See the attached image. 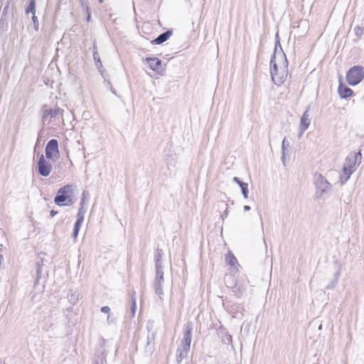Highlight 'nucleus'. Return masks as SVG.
Listing matches in <instances>:
<instances>
[{
    "mask_svg": "<svg viewBox=\"0 0 364 364\" xmlns=\"http://www.w3.org/2000/svg\"><path fill=\"white\" fill-rule=\"evenodd\" d=\"M270 74L274 83L281 85L288 75V61L285 53L281 49L277 52V46L270 60Z\"/></svg>",
    "mask_w": 364,
    "mask_h": 364,
    "instance_id": "f257e3e1",
    "label": "nucleus"
},
{
    "mask_svg": "<svg viewBox=\"0 0 364 364\" xmlns=\"http://www.w3.org/2000/svg\"><path fill=\"white\" fill-rule=\"evenodd\" d=\"M192 331L193 323L191 321H188L184 325L183 339L176 351V360L178 363H181V360L186 357L187 353L190 350V346L192 339Z\"/></svg>",
    "mask_w": 364,
    "mask_h": 364,
    "instance_id": "f03ea898",
    "label": "nucleus"
},
{
    "mask_svg": "<svg viewBox=\"0 0 364 364\" xmlns=\"http://www.w3.org/2000/svg\"><path fill=\"white\" fill-rule=\"evenodd\" d=\"M76 186L68 184L61 187L54 198V202L59 206L71 205L75 203L74 192Z\"/></svg>",
    "mask_w": 364,
    "mask_h": 364,
    "instance_id": "7ed1b4c3",
    "label": "nucleus"
},
{
    "mask_svg": "<svg viewBox=\"0 0 364 364\" xmlns=\"http://www.w3.org/2000/svg\"><path fill=\"white\" fill-rule=\"evenodd\" d=\"M364 78V68L361 65H355L350 68L346 74V80L352 86L360 83Z\"/></svg>",
    "mask_w": 364,
    "mask_h": 364,
    "instance_id": "20e7f679",
    "label": "nucleus"
},
{
    "mask_svg": "<svg viewBox=\"0 0 364 364\" xmlns=\"http://www.w3.org/2000/svg\"><path fill=\"white\" fill-rule=\"evenodd\" d=\"M362 154L360 151L350 154L346 159L343 171L353 173L361 162Z\"/></svg>",
    "mask_w": 364,
    "mask_h": 364,
    "instance_id": "39448f33",
    "label": "nucleus"
},
{
    "mask_svg": "<svg viewBox=\"0 0 364 364\" xmlns=\"http://www.w3.org/2000/svg\"><path fill=\"white\" fill-rule=\"evenodd\" d=\"M46 156L48 160L55 161L60 158L58 141L55 139L48 141L45 149Z\"/></svg>",
    "mask_w": 364,
    "mask_h": 364,
    "instance_id": "423d86ee",
    "label": "nucleus"
},
{
    "mask_svg": "<svg viewBox=\"0 0 364 364\" xmlns=\"http://www.w3.org/2000/svg\"><path fill=\"white\" fill-rule=\"evenodd\" d=\"M314 184L317 189V193L320 197L323 193L328 192L331 188V184L320 173L315 174Z\"/></svg>",
    "mask_w": 364,
    "mask_h": 364,
    "instance_id": "0eeeda50",
    "label": "nucleus"
},
{
    "mask_svg": "<svg viewBox=\"0 0 364 364\" xmlns=\"http://www.w3.org/2000/svg\"><path fill=\"white\" fill-rule=\"evenodd\" d=\"M38 173L44 177L48 176L52 171L53 166L51 164L46 161L43 154L39 156L38 164Z\"/></svg>",
    "mask_w": 364,
    "mask_h": 364,
    "instance_id": "6e6552de",
    "label": "nucleus"
},
{
    "mask_svg": "<svg viewBox=\"0 0 364 364\" xmlns=\"http://www.w3.org/2000/svg\"><path fill=\"white\" fill-rule=\"evenodd\" d=\"M164 282V278L163 269H156V275L153 286L155 294L159 296L160 299H162V296L164 295L162 289Z\"/></svg>",
    "mask_w": 364,
    "mask_h": 364,
    "instance_id": "1a4fd4ad",
    "label": "nucleus"
},
{
    "mask_svg": "<svg viewBox=\"0 0 364 364\" xmlns=\"http://www.w3.org/2000/svg\"><path fill=\"white\" fill-rule=\"evenodd\" d=\"M248 286V281L245 278H240L235 281V285L232 287L234 295L240 298L246 292Z\"/></svg>",
    "mask_w": 364,
    "mask_h": 364,
    "instance_id": "9d476101",
    "label": "nucleus"
},
{
    "mask_svg": "<svg viewBox=\"0 0 364 364\" xmlns=\"http://www.w3.org/2000/svg\"><path fill=\"white\" fill-rule=\"evenodd\" d=\"M310 106H308L300 119L299 124V137H301L304 132L309 128L311 123V117L309 114Z\"/></svg>",
    "mask_w": 364,
    "mask_h": 364,
    "instance_id": "9b49d317",
    "label": "nucleus"
},
{
    "mask_svg": "<svg viewBox=\"0 0 364 364\" xmlns=\"http://www.w3.org/2000/svg\"><path fill=\"white\" fill-rule=\"evenodd\" d=\"M63 112V109L57 107L54 109H46L43 114V122H48V123L50 122L51 119L56 117L58 115L62 116Z\"/></svg>",
    "mask_w": 364,
    "mask_h": 364,
    "instance_id": "f8f14e48",
    "label": "nucleus"
},
{
    "mask_svg": "<svg viewBox=\"0 0 364 364\" xmlns=\"http://www.w3.org/2000/svg\"><path fill=\"white\" fill-rule=\"evenodd\" d=\"M145 61L151 70L157 73H160L163 70L161 60L158 58H146Z\"/></svg>",
    "mask_w": 364,
    "mask_h": 364,
    "instance_id": "ddd939ff",
    "label": "nucleus"
},
{
    "mask_svg": "<svg viewBox=\"0 0 364 364\" xmlns=\"http://www.w3.org/2000/svg\"><path fill=\"white\" fill-rule=\"evenodd\" d=\"M172 30H167L166 31L161 33L156 38L152 43L156 45H160L164 42H166L172 35Z\"/></svg>",
    "mask_w": 364,
    "mask_h": 364,
    "instance_id": "4468645a",
    "label": "nucleus"
},
{
    "mask_svg": "<svg viewBox=\"0 0 364 364\" xmlns=\"http://www.w3.org/2000/svg\"><path fill=\"white\" fill-rule=\"evenodd\" d=\"M338 92L340 97L343 99H347L348 97H350L353 93V90L350 88L346 87V85H343V84L339 85Z\"/></svg>",
    "mask_w": 364,
    "mask_h": 364,
    "instance_id": "2eb2a0df",
    "label": "nucleus"
},
{
    "mask_svg": "<svg viewBox=\"0 0 364 364\" xmlns=\"http://www.w3.org/2000/svg\"><path fill=\"white\" fill-rule=\"evenodd\" d=\"M233 181L239 185L240 188H241V191H242V194L243 197L245 198H247L248 193H249L248 184L247 183H245V182L240 181V179L236 176L233 178Z\"/></svg>",
    "mask_w": 364,
    "mask_h": 364,
    "instance_id": "dca6fc26",
    "label": "nucleus"
},
{
    "mask_svg": "<svg viewBox=\"0 0 364 364\" xmlns=\"http://www.w3.org/2000/svg\"><path fill=\"white\" fill-rule=\"evenodd\" d=\"M220 336L221 337V340L223 343L224 344H231L232 343V336L230 335L227 330L224 328H222L219 330L218 332Z\"/></svg>",
    "mask_w": 364,
    "mask_h": 364,
    "instance_id": "f3484780",
    "label": "nucleus"
},
{
    "mask_svg": "<svg viewBox=\"0 0 364 364\" xmlns=\"http://www.w3.org/2000/svg\"><path fill=\"white\" fill-rule=\"evenodd\" d=\"M163 251L161 249L157 248L155 252V267L156 269H163L161 258Z\"/></svg>",
    "mask_w": 364,
    "mask_h": 364,
    "instance_id": "a211bd4d",
    "label": "nucleus"
},
{
    "mask_svg": "<svg viewBox=\"0 0 364 364\" xmlns=\"http://www.w3.org/2000/svg\"><path fill=\"white\" fill-rule=\"evenodd\" d=\"M25 14L26 16L30 14L33 16L36 14V0H29L27 6L25 9Z\"/></svg>",
    "mask_w": 364,
    "mask_h": 364,
    "instance_id": "6ab92c4d",
    "label": "nucleus"
},
{
    "mask_svg": "<svg viewBox=\"0 0 364 364\" xmlns=\"http://www.w3.org/2000/svg\"><path fill=\"white\" fill-rule=\"evenodd\" d=\"M289 146V142L285 137L282 144V160L283 165L285 166V157L286 154H289V150L288 149V147Z\"/></svg>",
    "mask_w": 364,
    "mask_h": 364,
    "instance_id": "aec40b11",
    "label": "nucleus"
},
{
    "mask_svg": "<svg viewBox=\"0 0 364 364\" xmlns=\"http://www.w3.org/2000/svg\"><path fill=\"white\" fill-rule=\"evenodd\" d=\"M154 335L152 333L151 335H148L146 338V344L145 346V351L149 353H151L154 350Z\"/></svg>",
    "mask_w": 364,
    "mask_h": 364,
    "instance_id": "412c9836",
    "label": "nucleus"
},
{
    "mask_svg": "<svg viewBox=\"0 0 364 364\" xmlns=\"http://www.w3.org/2000/svg\"><path fill=\"white\" fill-rule=\"evenodd\" d=\"M78 296H79V294H78L77 291H74L72 290H70L67 295L68 301L73 305L77 302Z\"/></svg>",
    "mask_w": 364,
    "mask_h": 364,
    "instance_id": "4be33fe9",
    "label": "nucleus"
},
{
    "mask_svg": "<svg viewBox=\"0 0 364 364\" xmlns=\"http://www.w3.org/2000/svg\"><path fill=\"white\" fill-rule=\"evenodd\" d=\"M83 223V220L77 219L73 228V237L75 240L77 237L80 227Z\"/></svg>",
    "mask_w": 364,
    "mask_h": 364,
    "instance_id": "5701e85b",
    "label": "nucleus"
},
{
    "mask_svg": "<svg viewBox=\"0 0 364 364\" xmlns=\"http://www.w3.org/2000/svg\"><path fill=\"white\" fill-rule=\"evenodd\" d=\"M226 262L230 264L231 267H234L236 263H237L236 257L233 255V254L229 252L225 256Z\"/></svg>",
    "mask_w": 364,
    "mask_h": 364,
    "instance_id": "b1692460",
    "label": "nucleus"
},
{
    "mask_svg": "<svg viewBox=\"0 0 364 364\" xmlns=\"http://www.w3.org/2000/svg\"><path fill=\"white\" fill-rule=\"evenodd\" d=\"M339 277H340V272L338 271L336 273L334 274L333 280L330 282L329 284L327 285L326 289H333L336 287V285L338 281Z\"/></svg>",
    "mask_w": 364,
    "mask_h": 364,
    "instance_id": "393cba45",
    "label": "nucleus"
},
{
    "mask_svg": "<svg viewBox=\"0 0 364 364\" xmlns=\"http://www.w3.org/2000/svg\"><path fill=\"white\" fill-rule=\"evenodd\" d=\"M135 294H136V293L134 292L132 295V304H131V307H130L132 317L134 316L135 312L136 310V299Z\"/></svg>",
    "mask_w": 364,
    "mask_h": 364,
    "instance_id": "a878e982",
    "label": "nucleus"
},
{
    "mask_svg": "<svg viewBox=\"0 0 364 364\" xmlns=\"http://www.w3.org/2000/svg\"><path fill=\"white\" fill-rule=\"evenodd\" d=\"M92 55H93V59H94L95 62L100 60V55L97 51V43L95 41H94L93 45H92Z\"/></svg>",
    "mask_w": 364,
    "mask_h": 364,
    "instance_id": "bb28decb",
    "label": "nucleus"
},
{
    "mask_svg": "<svg viewBox=\"0 0 364 364\" xmlns=\"http://www.w3.org/2000/svg\"><path fill=\"white\" fill-rule=\"evenodd\" d=\"M85 213L86 209L84 208V205H80V208L77 214V219H80V220L84 221Z\"/></svg>",
    "mask_w": 364,
    "mask_h": 364,
    "instance_id": "cd10ccee",
    "label": "nucleus"
},
{
    "mask_svg": "<svg viewBox=\"0 0 364 364\" xmlns=\"http://www.w3.org/2000/svg\"><path fill=\"white\" fill-rule=\"evenodd\" d=\"M351 174L352 173L350 172L343 171L340 177L342 184L346 183L350 178Z\"/></svg>",
    "mask_w": 364,
    "mask_h": 364,
    "instance_id": "c85d7f7f",
    "label": "nucleus"
},
{
    "mask_svg": "<svg viewBox=\"0 0 364 364\" xmlns=\"http://www.w3.org/2000/svg\"><path fill=\"white\" fill-rule=\"evenodd\" d=\"M31 20H32L33 28H34L35 31H38L39 21H38V17L36 16V14H35L34 16L31 15Z\"/></svg>",
    "mask_w": 364,
    "mask_h": 364,
    "instance_id": "c756f323",
    "label": "nucleus"
},
{
    "mask_svg": "<svg viewBox=\"0 0 364 364\" xmlns=\"http://www.w3.org/2000/svg\"><path fill=\"white\" fill-rule=\"evenodd\" d=\"M90 198V193L87 191H83L80 205H85V200Z\"/></svg>",
    "mask_w": 364,
    "mask_h": 364,
    "instance_id": "7c9ffc66",
    "label": "nucleus"
},
{
    "mask_svg": "<svg viewBox=\"0 0 364 364\" xmlns=\"http://www.w3.org/2000/svg\"><path fill=\"white\" fill-rule=\"evenodd\" d=\"M81 6L82 7L83 10L86 12H88V10H90L89 6V1L88 0H80Z\"/></svg>",
    "mask_w": 364,
    "mask_h": 364,
    "instance_id": "2f4dec72",
    "label": "nucleus"
},
{
    "mask_svg": "<svg viewBox=\"0 0 364 364\" xmlns=\"http://www.w3.org/2000/svg\"><path fill=\"white\" fill-rule=\"evenodd\" d=\"M354 31L355 36L358 37H360L363 34V28L360 26H356Z\"/></svg>",
    "mask_w": 364,
    "mask_h": 364,
    "instance_id": "473e14b6",
    "label": "nucleus"
},
{
    "mask_svg": "<svg viewBox=\"0 0 364 364\" xmlns=\"http://www.w3.org/2000/svg\"><path fill=\"white\" fill-rule=\"evenodd\" d=\"M95 65H96L97 70H99V72L101 73V75H102L104 70H103V65L101 62V60L95 62Z\"/></svg>",
    "mask_w": 364,
    "mask_h": 364,
    "instance_id": "72a5a7b5",
    "label": "nucleus"
},
{
    "mask_svg": "<svg viewBox=\"0 0 364 364\" xmlns=\"http://www.w3.org/2000/svg\"><path fill=\"white\" fill-rule=\"evenodd\" d=\"M107 322L108 323H114L116 322V318L113 316H112L110 314H108L107 318Z\"/></svg>",
    "mask_w": 364,
    "mask_h": 364,
    "instance_id": "f704fd0d",
    "label": "nucleus"
},
{
    "mask_svg": "<svg viewBox=\"0 0 364 364\" xmlns=\"http://www.w3.org/2000/svg\"><path fill=\"white\" fill-rule=\"evenodd\" d=\"M41 273V266H40L39 263H37V268H36L37 279H36V282H38V280L40 278Z\"/></svg>",
    "mask_w": 364,
    "mask_h": 364,
    "instance_id": "c9c22d12",
    "label": "nucleus"
},
{
    "mask_svg": "<svg viewBox=\"0 0 364 364\" xmlns=\"http://www.w3.org/2000/svg\"><path fill=\"white\" fill-rule=\"evenodd\" d=\"M100 310L102 313L109 314L110 308L107 306H102Z\"/></svg>",
    "mask_w": 364,
    "mask_h": 364,
    "instance_id": "e433bc0d",
    "label": "nucleus"
},
{
    "mask_svg": "<svg viewBox=\"0 0 364 364\" xmlns=\"http://www.w3.org/2000/svg\"><path fill=\"white\" fill-rule=\"evenodd\" d=\"M106 354L105 353V351H103L102 353V356L100 358V362H101V364H107V361H106Z\"/></svg>",
    "mask_w": 364,
    "mask_h": 364,
    "instance_id": "4c0bfd02",
    "label": "nucleus"
},
{
    "mask_svg": "<svg viewBox=\"0 0 364 364\" xmlns=\"http://www.w3.org/2000/svg\"><path fill=\"white\" fill-rule=\"evenodd\" d=\"M57 214H58V211L57 210H51L50 212V215L51 217H54Z\"/></svg>",
    "mask_w": 364,
    "mask_h": 364,
    "instance_id": "58836bf2",
    "label": "nucleus"
},
{
    "mask_svg": "<svg viewBox=\"0 0 364 364\" xmlns=\"http://www.w3.org/2000/svg\"><path fill=\"white\" fill-rule=\"evenodd\" d=\"M87 13V18H86V21L88 22L90 21V17H91V15H90V9L88 10V12H86Z\"/></svg>",
    "mask_w": 364,
    "mask_h": 364,
    "instance_id": "ea45409f",
    "label": "nucleus"
},
{
    "mask_svg": "<svg viewBox=\"0 0 364 364\" xmlns=\"http://www.w3.org/2000/svg\"><path fill=\"white\" fill-rule=\"evenodd\" d=\"M226 205V208H225V210L224 211L223 213V215L227 217L228 216V204L225 205Z\"/></svg>",
    "mask_w": 364,
    "mask_h": 364,
    "instance_id": "a19ab883",
    "label": "nucleus"
},
{
    "mask_svg": "<svg viewBox=\"0 0 364 364\" xmlns=\"http://www.w3.org/2000/svg\"><path fill=\"white\" fill-rule=\"evenodd\" d=\"M243 208L245 211H249L251 209L250 206L247 205H245Z\"/></svg>",
    "mask_w": 364,
    "mask_h": 364,
    "instance_id": "79ce46f5",
    "label": "nucleus"
},
{
    "mask_svg": "<svg viewBox=\"0 0 364 364\" xmlns=\"http://www.w3.org/2000/svg\"><path fill=\"white\" fill-rule=\"evenodd\" d=\"M1 261H2V256L0 255V264H1Z\"/></svg>",
    "mask_w": 364,
    "mask_h": 364,
    "instance_id": "37998d69",
    "label": "nucleus"
},
{
    "mask_svg": "<svg viewBox=\"0 0 364 364\" xmlns=\"http://www.w3.org/2000/svg\"><path fill=\"white\" fill-rule=\"evenodd\" d=\"M100 4L103 2V0H98Z\"/></svg>",
    "mask_w": 364,
    "mask_h": 364,
    "instance_id": "c03bdc74",
    "label": "nucleus"
},
{
    "mask_svg": "<svg viewBox=\"0 0 364 364\" xmlns=\"http://www.w3.org/2000/svg\"><path fill=\"white\" fill-rule=\"evenodd\" d=\"M261 226L263 228V223H262V222H261Z\"/></svg>",
    "mask_w": 364,
    "mask_h": 364,
    "instance_id": "a18cd8bd",
    "label": "nucleus"
},
{
    "mask_svg": "<svg viewBox=\"0 0 364 364\" xmlns=\"http://www.w3.org/2000/svg\"><path fill=\"white\" fill-rule=\"evenodd\" d=\"M95 364H99L98 360L95 361Z\"/></svg>",
    "mask_w": 364,
    "mask_h": 364,
    "instance_id": "49530a36",
    "label": "nucleus"
}]
</instances>
